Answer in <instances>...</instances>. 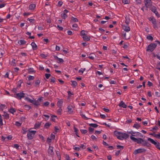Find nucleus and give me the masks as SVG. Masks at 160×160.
Segmentation results:
<instances>
[{
	"label": "nucleus",
	"instance_id": "nucleus-4",
	"mask_svg": "<svg viewBox=\"0 0 160 160\" xmlns=\"http://www.w3.org/2000/svg\"><path fill=\"white\" fill-rule=\"evenodd\" d=\"M36 132V131H30L29 130L27 135L28 139L29 140L33 139Z\"/></svg>",
	"mask_w": 160,
	"mask_h": 160
},
{
	"label": "nucleus",
	"instance_id": "nucleus-7",
	"mask_svg": "<svg viewBox=\"0 0 160 160\" xmlns=\"http://www.w3.org/2000/svg\"><path fill=\"white\" fill-rule=\"evenodd\" d=\"M149 20L152 22L153 24V28L155 29H157L158 27L155 19L152 17H151L150 18Z\"/></svg>",
	"mask_w": 160,
	"mask_h": 160
},
{
	"label": "nucleus",
	"instance_id": "nucleus-28",
	"mask_svg": "<svg viewBox=\"0 0 160 160\" xmlns=\"http://www.w3.org/2000/svg\"><path fill=\"white\" fill-rule=\"evenodd\" d=\"M25 100H27L28 102H30V103H33V100L27 97H25L24 98Z\"/></svg>",
	"mask_w": 160,
	"mask_h": 160
},
{
	"label": "nucleus",
	"instance_id": "nucleus-26",
	"mask_svg": "<svg viewBox=\"0 0 160 160\" xmlns=\"http://www.w3.org/2000/svg\"><path fill=\"white\" fill-rule=\"evenodd\" d=\"M71 82H72L71 85L73 87H75L78 84L76 81H71Z\"/></svg>",
	"mask_w": 160,
	"mask_h": 160
},
{
	"label": "nucleus",
	"instance_id": "nucleus-50",
	"mask_svg": "<svg viewBox=\"0 0 160 160\" xmlns=\"http://www.w3.org/2000/svg\"><path fill=\"white\" fill-rule=\"evenodd\" d=\"M63 2L62 1H59L58 3V6L60 7L62 5Z\"/></svg>",
	"mask_w": 160,
	"mask_h": 160
},
{
	"label": "nucleus",
	"instance_id": "nucleus-49",
	"mask_svg": "<svg viewBox=\"0 0 160 160\" xmlns=\"http://www.w3.org/2000/svg\"><path fill=\"white\" fill-rule=\"evenodd\" d=\"M34 77L31 76H29L28 77V80H32L34 79Z\"/></svg>",
	"mask_w": 160,
	"mask_h": 160
},
{
	"label": "nucleus",
	"instance_id": "nucleus-48",
	"mask_svg": "<svg viewBox=\"0 0 160 160\" xmlns=\"http://www.w3.org/2000/svg\"><path fill=\"white\" fill-rule=\"evenodd\" d=\"M49 104V102H46L43 103V105L45 106H47Z\"/></svg>",
	"mask_w": 160,
	"mask_h": 160
},
{
	"label": "nucleus",
	"instance_id": "nucleus-63",
	"mask_svg": "<svg viewBox=\"0 0 160 160\" xmlns=\"http://www.w3.org/2000/svg\"><path fill=\"white\" fill-rule=\"evenodd\" d=\"M84 144H81L80 146V147L83 149H85L86 148V144L84 143Z\"/></svg>",
	"mask_w": 160,
	"mask_h": 160
},
{
	"label": "nucleus",
	"instance_id": "nucleus-23",
	"mask_svg": "<svg viewBox=\"0 0 160 160\" xmlns=\"http://www.w3.org/2000/svg\"><path fill=\"white\" fill-rule=\"evenodd\" d=\"M54 58L57 60V61H58L59 62H63V60L62 59L59 58H58L57 56H55Z\"/></svg>",
	"mask_w": 160,
	"mask_h": 160
},
{
	"label": "nucleus",
	"instance_id": "nucleus-10",
	"mask_svg": "<svg viewBox=\"0 0 160 160\" xmlns=\"http://www.w3.org/2000/svg\"><path fill=\"white\" fill-rule=\"evenodd\" d=\"M146 151V150L144 148H139L135 150L134 151L133 153L136 155L139 153L144 152Z\"/></svg>",
	"mask_w": 160,
	"mask_h": 160
},
{
	"label": "nucleus",
	"instance_id": "nucleus-53",
	"mask_svg": "<svg viewBox=\"0 0 160 160\" xmlns=\"http://www.w3.org/2000/svg\"><path fill=\"white\" fill-rule=\"evenodd\" d=\"M54 130L56 132H59V130L57 127L55 126L54 127Z\"/></svg>",
	"mask_w": 160,
	"mask_h": 160
},
{
	"label": "nucleus",
	"instance_id": "nucleus-6",
	"mask_svg": "<svg viewBox=\"0 0 160 160\" xmlns=\"http://www.w3.org/2000/svg\"><path fill=\"white\" fill-rule=\"evenodd\" d=\"M148 141H150L151 143L153 144L157 148L160 149L159 143L158 142L154 141L153 139L148 138Z\"/></svg>",
	"mask_w": 160,
	"mask_h": 160
},
{
	"label": "nucleus",
	"instance_id": "nucleus-40",
	"mask_svg": "<svg viewBox=\"0 0 160 160\" xmlns=\"http://www.w3.org/2000/svg\"><path fill=\"white\" fill-rule=\"evenodd\" d=\"M51 123L49 122H47L44 125V127L46 128H48L50 125Z\"/></svg>",
	"mask_w": 160,
	"mask_h": 160
},
{
	"label": "nucleus",
	"instance_id": "nucleus-59",
	"mask_svg": "<svg viewBox=\"0 0 160 160\" xmlns=\"http://www.w3.org/2000/svg\"><path fill=\"white\" fill-rule=\"evenodd\" d=\"M51 75L50 74L46 73L45 74V76L47 79H48L50 76Z\"/></svg>",
	"mask_w": 160,
	"mask_h": 160
},
{
	"label": "nucleus",
	"instance_id": "nucleus-22",
	"mask_svg": "<svg viewBox=\"0 0 160 160\" xmlns=\"http://www.w3.org/2000/svg\"><path fill=\"white\" fill-rule=\"evenodd\" d=\"M36 6V5L34 4H31L29 6V9L30 10H33L34 9V8Z\"/></svg>",
	"mask_w": 160,
	"mask_h": 160
},
{
	"label": "nucleus",
	"instance_id": "nucleus-55",
	"mask_svg": "<svg viewBox=\"0 0 160 160\" xmlns=\"http://www.w3.org/2000/svg\"><path fill=\"white\" fill-rule=\"evenodd\" d=\"M21 125V124L18 121L15 122V125L19 127Z\"/></svg>",
	"mask_w": 160,
	"mask_h": 160
},
{
	"label": "nucleus",
	"instance_id": "nucleus-47",
	"mask_svg": "<svg viewBox=\"0 0 160 160\" xmlns=\"http://www.w3.org/2000/svg\"><path fill=\"white\" fill-rule=\"evenodd\" d=\"M12 138V137L11 135H10L6 137V139L7 140H11Z\"/></svg>",
	"mask_w": 160,
	"mask_h": 160
},
{
	"label": "nucleus",
	"instance_id": "nucleus-42",
	"mask_svg": "<svg viewBox=\"0 0 160 160\" xmlns=\"http://www.w3.org/2000/svg\"><path fill=\"white\" fill-rule=\"evenodd\" d=\"M80 131L82 134H85L88 132L87 130L85 129H81Z\"/></svg>",
	"mask_w": 160,
	"mask_h": 160
},
{
	"label": "nucleus",
	"instance_id": "nucleus-60",
	"mask_svg": "<svg viewBox=\"0 0 160 160\" xmlns=\"http://www.w3.org/2000/svg\"><path fill=\"white\" fill-rule=\"evenodd\" d=\"M88 129L90 132H92L94 131V128L90 127Z\"/></svg>",
	"mask_w": 160,
	"mask_h": 160
},
{
	"label": "nucleus",
	"instance_id": "nucleus-21",
	"mask_svg": "<svg viewBox=\"0 0 160 160\" xmlns=\"http://www.w3.org/2000/svg\"><path fill=\"white\" fill-rule=\"evenodd\" d=\"M40 82V81L38 79L35 81L34 83V86L36 87H38L39 86V84Z\"/></svg>",
	"mask_w": 160,
	"mask_h": 160
},
{
	"label": "nucleus",
	"instance_id": "nucleus-1",
	"mask_svg": "<svg viewBox=\"0 0 160 160\" xmlns=\"http://www.w3.org/2000/svg\"><path fill=\"white\" fill-rule=\"evenodd\" d=\"M114 133L117 138L120 140H122L124 139H127L129 137V135L126 133L120 132L117 131H115Z\"/></svg>",
	"mask_w": 160,
	"mask_h": 160
},
{
	"label": "nucleus",
	"instance_id": "nucleus-3",
	"mask_svg": "<svg viewBox=\"0 0 160 160\" xmlns=\"http://www.w3.org/2000/svg\"><path fill=\"white\" fill-rule=\"evenodd\" d=\"M127 132L131 134L130 136V138L131 139L132 138H134V137H143L142 134L139 132H134L132 130H131L130 132L128 131Z\"/></svg>",
	"mask_w": 160,
	"mask_h": 160
},
{
	"label": "nucleus",
	"instance_id": "nucleus-17",
	"mask_svg": "<svg viewBox=\"0 0 160 160\" xmlns=\"http://www.w3.org/2000/svg\"><path fill=\"white\" fill-rule=\"evenodd\" d=\"M82 38L84 40L87 41H89L91 38V37L90 36H87V35L84 36Z\"/></svg>",
	"mask_w": 160,
	"mask_h": 160
},
{
	"label": "nucleus",
	"instance_id": "nucleus-8",
	"mask_svg": "<svg viewBox=\"0 0 160 160\" xmlns=\"http://www.w3.org/2000/svg\"><path fill=\"white\" fill-rule=\"evenodd\" d=\"M131 140L135 142H136L138 144H141L143 141V139L141 138H132Z\"/></svg>",
	"mask_w": 160,
	"mask_h": 160
},
{
	"label": "nucleus",
	"instance_id": "nucleus-39",
	"mask_svg": "<svg viewBox=\"0 0 160 160\" xmlns=\"http://www.w3.org/2000/svg\"><path fill=\"white\" fill-rule=\"evenodd\" d=\"M81 116L82 117V118H83V119H85V120H88V119H89V118H88L85 115L83 114H81Z\"/></svg>",
	"mask_w": 160,
	"mask_h": 160
},
{
	"label": "nucleus",
	"instance_id": "nucleus-58",
	"mask_svg": "<svg viewBox=\"0 0 160 160\" xmlns=\"http://www.w3.org/2000/svg\"><path fill=\"white\" fill-rule=\"evenodd\" d=\"M2 120L1 117V116L0 114V125L2 126L3 125V123L2 122Z\"/></svg>",
	"mask_w": 160,
	"mask_h": 160
},
{
	"label": "nucleus",
	"instance_id": "nucleus-43",
	"mask_svg": "<svg viewBox=\"0 0 160 160\" xmlns=\"http://www.w3.org/2000/svg\"><path fill=\"white\" fill-rule=\"evenodd\" d=\"M51 115V118H52V120L53 121H55V118H56V116L53 115Z\"/></svg>",
	"mask_w": 160,
	"mask_h": 160
},
{
	"label": "nucleus",
	"instance_id": "nucleus-52",
	"mask_svg": "<svg viewBox=\"0 0 160 160\" xmlns=\"http://www.w3.org/2000/svg\"><path fill=\"white\" fill-rule=\"evenodd\" d=\"M141 9L143 11H144V10L146 11H147L148 10V8L145 6H143L141 8Z\"/></svg>",
	"mask_w": 160,
	"mask_h": 160
},
{
	"label": "nucleus",
	"instance_id": "nucleus-19",
	"mask_svg": "<svg viewBox=\"0 0 160 160\" xmlns=\"http://www.w3.org/2000/svg\"><path fill=\"white\" fill-rule=\"evenodd\" d=\"M18 43L20 45H23L26 43V42L23 39L19 40L18 42Z\"/></svg>",
	"mask_w": 160,
	"mask_h": 160
},
{
	"label": "nucleus",
	"instance_id": "nucleus-32",
	"mask_svg": "<svg viewBox=\"0 0 160 160\" xmlns=\"http://www.w3.org/2000/svg\"><path fill=\"white\" fill-rule=\"evenodd\" d=\"M71 20L73 22H78V20L77 18H74L73 17H71Z\"/></svg>",
	"mask_w": 160,
	"mask_h": 160
},
{
	"label": "nucleus",
	"instance_id": "nucleus-2",
	"mask_svg": "<svg viewBox=\"0 0 160 160\" xmlns=\"http://www.w3.org/2000/svg\"><path fill=\"white\" fill-rule=\"evenodd\" d=\"M156 43H152L150 44L146 49L147 51L152 52L156 48L157 44L158 43L160 45V42L158 41H156Z\"/></svg>",
	"mask_w": 160,
	"mask_h": 160
},
{
	"label": "nucleus",
	"instance_id": "nucleus-24",
	"mask_svg": "<svg viewBox=\"0 0 160 160\" xmlns=\"http://www.w3.org/2000/svg\"><path fill=\"white\" fill-rule=\"evenodd\" d=\"M87 33L88 32H86L85 31L83 30L81 31L80 35L82 37L84 36L87 35Z\"/></svg>",
	"mask_w": 160,
	"mask_h": 160
},
{
	"label": "nucleus",
	"instance_id": "nucleus-12",
	"mask_svg": "<svg viewBox=\"0 0 160 160\" xmlns=\"http://www.w3.org/2000/svg\"><path fill=\"white\" fill-rule=\"evenodd\" d=\"M73 107L71 105H69L67 107L68 112L69 114H72L73 111L72 109Z\"/></svg>",
	"mask_w": 160,
	"mask_h": 160
},
{
	"label": "nucleus",
	"instance_id": "nucleus-41",
	"mask_svg": "<svg viewBox=\"0 0 160 160\" xmlns=\"http://www.w3.org/2000/svg\"><path fill=\"white\" fill-rule=\"evenodd\" d=\"M147 38L149 40H150L151 41L152 40H153V37L150 36V35H149L147 36Z\"/></svg>",
	"mask_w": 160,
	"mask_h": 160
},
{
	"label": "nucleus",
	"instance_id": "nucleus-13",
	"mask_svg": "<svg viewBox=\"0 0 160 160\" xmlns=\"http://www.w3.org/2000/svg\"><path fill=\"white\" fill-rule=\"evenodd\" d=\"M151 10L158 17H159V14L157 12L156 8L154 6H152L151 8Z\"/></svg>",
	"mask_w": 160,
	"mask_h": 160
},
{
	"label": "nucleus",
	"instance_id": "nucleus-38",
	"mask_svg": "<svg viewBox=\"0 0 160 160\" xmlns=\"http://www.w3.org/2000/svg\"><path fill=\"white\" fill-rule=\"evenodd\" d=\"M89 125L90 126H92L94 128H97L98 126V125L94 123H90L89 124Z\"/></svg>",
	"mask_w": 160,
	"mask_h": 160
},
{
	"label": "nucleus",
	"instance_id": "nucleus-44",
	"mask_svg": "<svg viewBox=\"0 0 160 160\" xmlns=\"http://www.w3.org/2000/svg\"><path fill=\"white\" fill-rule=\"evenodd\" d=\"M28 72H34V70L32 68H30L28 70Z\"/></svg>",
	"mask_w": 160,
	"mask_h": 160
},
{
	"label": "nucleus",
	"instance_id": "nucleus-34",
	"mask_svg": "<svg viewBox=\"0 0 160 160\" xmlns=\"http://www.w3.org/2000/svg\"><path fill=\"white\" fill-rule=\"evenodd\" d=\"M59 108L57 110V113L58 114L61 115L62 112V107H59Z\"/></svg>",
	"mask_w": 160,
	"mask_h": 160
},
{
	"label": "nucleus",
	"instance_id": "nucleus-27",
	"mask_svg": "<svg viewBox=\"0 0 160 160\" xmlns=\"http://www.w3.org/2000/svg\"><path fill=\"white\" fill-rule=\"evenodd\" d=\"M41 125V123L38 122V123H36L34 125V128L36 129L39 128V127Z\"/></svg>",
	"mask_w": 160,
	"mask_h": 160
},
{
	"label": "nucleus",
	"instance_id": "nucleus-30",
	"mask_svg": "<svg viewBox=\"0 0 160 160\" xmlns=\"http://www.w3.org/2000/svg\"><path fill=\"white\" fill-rule=\"evenodd\" d=\"M151 135H153L156 138L160 139V133H159L158 134H150Z\"/></svg>",
	"mask_w": 160,
	"mask_h": 160
},
{
	"label": "nucleus",
	"instance_id": "nucleus-57",
	"mask_svg": "<svg viewBox=\"0 0 160 160\" xmlns=\"http://www.w3.org/2000/svg\"><path fill=\"white\" fill-rule=\"evenodd\" d=\"M122 2L124 4H127L128 3V0H122Z\"/></svg>",
	"mask_w": 160,
	"mask_h": 160
},
{
	"label": "nucleus",
	"instance_id": "nucleus-33",
	"mask_svg": "<svg viewBox=\"0 0 160 160\" xmlns=\"http://www.w3.org/2000/svg\"><path fill=\"white\" fill-rule=\"evenodd\" d=\"M28 20L29 21L30 23L31 24L34 23L35 22V19H34L28 18Z\"/></svg>",
	"mask_w": 160,
	"mask_h": 160
},
{
	"label": "nucleus",
	"instance_id": "nucleus-45",
	"mask_svg": "<svg viewBox=\"0 0 160 160\" xmlns=\"http://www.w3.org/2000/svg\"><path fill=\"white\" fill-rule=\"evenodd\" d=\"M73 129H74V131L75 132L76 134L77 135V136H78V137H79V136H78L77 135V133H78V129L77 128H76L75 127H73Z\"/></svg>",
	"mask_w": 160,
	"mask_h": 160
},
{
	"label": "nucleus",
	"instance_id": "nucleus-5",
	"mask_svg": "<svg viewBox=\"0 0 160 160\" xmlns=\"http://www.w3.org/2000/svg\"><path fill=\"white\" fill-rule=\"evenodd\" d=\"M25 94L22 92H21L14 94L13 97L19 99H21L22 98H25Z\"/></svg>",
	"mask_w": 160,
	"mask_h": 160
},
{
	"label": "nucleus",
	"instance_id": "nucleus-51",
	"mask_svg": "<svg viewBox=\"0 0 160 160\" xmlns=\"http://www.w3.org/2000/svg\"><path fill=\"white\" fill-rule=\"evenodd\" d=\"M5 106L4 104H1L0 106V109L2 110Z\"/></svg>",
	"mask_w": 160,
	"mask_h": 160
},
{
	"label": "nucleus",
	"instance_id": "nucleus-11",
	"mask_svg": "<svg viewBox=\"0 0 160 160\" xmlns=\"http://www.w3.org/2000/svg\"><path fill=\"white\" fill-rule=\"evenodd\" d=\"M53 149V148L50 146L48 150V153L50 155L52 156L54 155Z\"/></svg>",
	"mask_w": 160,
	"mask_h": 160
},
{
	"label": "nucleus",
	"instance_id": "nucleus-36",
	"mask_svg": "<svg viewBox=\"0 0 160 160\" xmlns=\"http://www.w3.org/2000/svg\"><path fill=\"white\" fill-rule=\"evenodd\" d=\"M141 144L143 146H147L148 142L146 141L143 139V141L142 142Z\"/></svg>",
	"mask_w": 160,
	"mask_h": 160
},
{
	"label": "nucleus",
	"instance_id": "nucleus-18",
	"mask_svg": "<svg viewBox=\"0 0 160 160\" xmlns=\"http://www.w3.org/2000/svg\"><path fill=\"white\" fill-rule=\"evenodd\" d=\"M119 106L121 107L125 108L127 107V105L122 101H121L119 104Z\"/></svg>",
	"mask_w": 160,
	"mask_h": 160
},
{
	"label": "nucleus",
	"instance_id": "nucleus-9",
	"mask_svg": "<svg viewBox=\"0 0 160 160\" xmlns=\"http://www.w3.org/2000/svg\"><path fill=\"white\" fill-rule=\"evenodd\" d=\"M144 2L145 6L148 8H149L152 4V2L151 0H144Z\"/></svg>",
	"mask_w": 160,
	"mask_h": 160
},
{
	"label": "nucleus",
	"instance_id": "nucleus-15",
	"mask_svg": "<svg viewBox=\"0 0 160 160\" xmlns=\"http://www.w3.org/2000/svg\"><path fill=\"white\" fill-rule=\"evenodd\" d=\"M127 32H123L122 34L123 36V38L124 39H128L130 38V35H128V36L126 34Z\"/></svg>",
	"mask_w": 160,
	"mask_h": 160
},
{
	"label": "nucleus",
	"instance_id": "nucleus-56",
	"mask_svg": "<svg viewBox=\"0 0 160 160\" xmlns=\"http://www.w3.org/2000/svg\"><path fill=\"white\" fill-rule=\"evenodd\" d=\"M78 27V25L77 24H74L72 25V27L74 29H76Z\"/></svg>",
	"mask_w": 160,
	"mask_h": 160
},
{
	"label": "nucleus",
	"instance_id": "nucleus-64",
	"mask_svg": "<svg viewBox=\"0 0 160 160\" xmlns=\"http://www.w3.org/2000/svg\"><path fill=\"white\" fill-rule=\"evenodd\" d=\"M55 78H54L53 77L52 78L50 79V82H51L54 83L55 82Z\"/></svg>",
	"mask_w": 160,
	"mask_h": 160
},
{
	"label": "nucleus",
	"instance_id": "nucleus-20",
	"mask_svg": "<svg viewBox=\"0 0 160 160\" xmlns=\"http://www.w3.org/2000/svg\"><path fill=\"white\" fill-rule=\"evenodd\" d=\"M62 100H59L57 102V105L58 107H62Z\"/></svg>",
	"mask_w": 160,
	"mask_h": 160
},
{
	"label": "nucleus",
	"instance_id": "nucleus-25",
	"mask_svg": "<svg viewBox=\"0 0 160 160\" xmlns=\"http://www.w3.org/2000/svg\"><path fill=\"white\" fill-rule=\"evenodd\" d=\"M2 116L4 117V118L6 119H8L9 118V114L6 112H3Z\"/></svg>",
	"mask_w": 160,
	"mask_h": 160
},
{
	"label": "nucleus",
	"instance_id": "nucleus-14",
	"mask_svg": "<svg viewBox=\"0 0 160 160\" xmlns=\"http://www.w3.org/2000/svg\"><path fill=\"white\" fill-rule=\"evenodd\" d=\"M122 28L124 31L127 33L128 32L130 31V28L128 26L123 25H122Z\"/></svg>",
	"mask_w": 160,
	"mask_h": 160
},
{
	"label": "nucleus",
	"instance_id": "nucleus-61",
	"mask_svg": "<svg viewBox=\"0 0 160 160\" xmlns=\"http://www.w3.org/2000/svg\"><path fill=\"white\" fill-rule=\"evenodd\" d=\"M147 85L149 87H150L152 85V82H150V81H148V82H147Z\"/></svg>",
	"mask_w": 160,
	"mask_h": 160
},
{
	"label": "nucleus",
	"instance_id": "nucleus-54",
	"mask_svg": "<svg viewBox=\"0 0 160 160\" xmlns=\"http://www.w3.org/2000/svg\"><path fill=\"white\" fill-rule=\"evenodd\" d=\"M57 28L60 31H62L63 29V28L62 27L59 26L58 25H57Z\"/></svg>",
	"mask_w": 160,
	"mask_h": 160
},
{
	"label": "nucleus",
	"instance_id": "nucleus-35",
	"mask_svg": "<svg viewBox=\"0 0 160 160\" xmlns=\"http://www.w3.org/2000/svg\"><path fill=\"white\" fill-rule=\"evenodd\" d=\"M9 111L11 113L13 114L16 112V110L13 108H11L9 109Z\"/></svg>",
	"mask_w": 160,
	"mask_h": 160
},
{
	"label": "nucleus",
	"instance_id": "nucleus-62",
	"mask_svg": "<svg viewBox=\"0 0 160 160\" xmlns=\"http://www.w3.org/2000/svg\"><path fill=\"white\" fill-rule=\"evenodd\" d=\"M47 142L49 144V143L51 142V139L48 138L47 139Z\"/></svg>",
	"mask_w": 160,
	"mask_h": 160
},
{
	"label": "nucleus",
	"instance_id": "nucleus-29",
	"mask_svg": "<svg viewBox=\"0 0 160 160\" xmlns=\"http://www.w3.org/2000/svg\"><path fill=\"white\" fill-rule=\"evenodd\" d=\"M133 127L137 129H138L140 127V125L139 124L136 123L134 124L133 126Z\"/></svg>",
	"mask_w": 160,
	"mask_h": 160
},
{
	"label": "nucleus",
	"instance_id": "nucleus-37",
	"mask_svg": "<svg viewBox=\"0 0 160 160\" xmlns=\"http://www.w3.org/2000/svg\"><path fill=\"white\" fill-rule=\"evenodd\" d=\"M61 16L62 18L64 19H65L67 17V15L66 14L64 13H62L61 14Z\"/></svg>",
	"mask_w": 160,
	"mask_h": 160
},
{
	"label": "nucleus",
	"instance_id": "nucleus-31",
	"mask_svg": "<svg viewBox=\"0 0 160 160\" xmlns=\"http://www.w3.org/2000/svg\"><path fill=\"white\" fill-rule=\"evenodd\" d=\"M31 45L33 49L36 48L37 47V45L34 42H32Z\"/></svg>",
	"mask_w": 160,
	"mask_h": 160
},
{
	"label": "nucleus",
	"instance_id": "nucleus-16",
	"mask_svg": "<svg viewBox=\"0 0 160 160\" xmlns=\"http://www.w3.org/2000/svg\"><path fill=\"white\" fill-rule=\"evenodd\" d=\"M125 23L127 25H128L130 23V19L129 16H126L125 17Z\"/></svg>",
	"mask_w": 160,
	"mask_h": 160
},
{
	"label": "nucleus",
	"instance_id": "nucleus-46",
	"mask_svg": "<svg viewBox=\"0 0 160 160\" xmlns=\"http://www.w3.org/2000/svg\"><path fill=\"white\" fill-rule=\"evenodd\" d=\"M40 56L41 58H45L47 57L46 55L45 54L43 53L41 54H40Z\"/></svg>",
	"mask_w": 160,
	"mask_h": 160
}]
</instances>
